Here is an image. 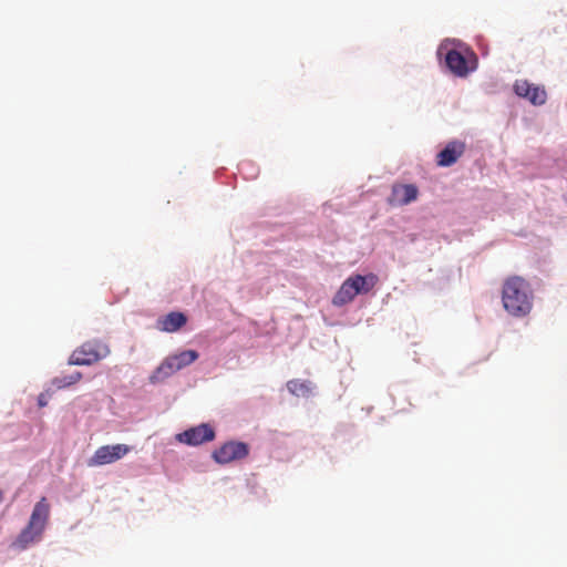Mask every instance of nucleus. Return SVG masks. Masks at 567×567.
Returning <instances> with one entry per match:
<instances>
[{"instance_id": "39448f33", "label": "nucleus", "mask_w": 567, "mask_h": 567, "mask_svg": "<svg viewBox=\"0 0 567 567\" xmlns=\"http://www.w3.org/2000/svg\"><path fill=\"white\" fill-rule=\"evenodd\" d=\"M199 354L195 350H185L176 354L168 355L151 375V382L157 383L173 375L175 372L190 365L198 359Z\"/></svg>"}, {"instance_id": "9d476101", "label": "nucleus", "mask_w": 567, "mask_h": 567, "mask_svg": "<svg viewBox=\"0 0 567 567\" xmlns=\"http://www.w3.org/2000/svg\"><path fill=\"white\" fill-rule=\"evenodd\" d=\"M419 189L414 184H394L388 203L391 206H404L416 200Z\"/></svg>"}, {"instance_id": "4468645a", "label": "nucleus", "mask_w": 567, "mask_h": 567, "mask_svg": "<svg viewBox=\"0 0 567 567\" xmlns=\"http://www.w3.org/2000/svg\"><path fill=\"white\" fill-rule=\"evenodd\" d=\"M288 391L296 396L308 398L312 393V383L307 380L293 379L287 382Z\"/></svg>"}, {"instance_id": "0eeeda50", "label": "nucleus", "mask_w": 567, "mask_h": 567, "mask_svg": "<svg viewBox=\"0 0 567 567\" xmlns=\"http://www.w3.org/2000/svg\"><path fill=\"white\" fill-rule=\"evenodd\" d=\"M132 447L126 444H114L100 446L89 458L87 465L102 466L114 463L131 452Z\"/></svg>"}, {"instance_id": "dca6fc26", "label": "nucleus", "mask_w": 567, "mask_h": 567, "mask_svg": "<svg viewBox=\"0 0 567 567\" xmlns=\"http://www.w3.org/2000/svg\"><path fill=\"white\" fill-rule=\"evenodd\" d=\"M49 396L48 393H40L38 396V405L44 408L48 404Z\"/></svg>"}, {"instance_id": "423d86ee", "label": "nucleus", "mask_w": 567, "mask_h": 567, "mask_svg": "<svg viewBox=\"0 0 567 567\" xmlns=\"http://www.w3.org/2000/svg\"><path fill=\"white\" fill-rule=\"evenodd\" d=\"M215 437L216 432L214 427L208 423H202L199 425L189 427L176 434L175 436L177 442L189 446H198L212 442L215 440Z\"/></svg>"}, {"instance_id": "6e6552de", "label": "nucleus", "mask_w": 567, "mask_h": 567, "mask_svg": "<svg viewBox=\"0 0 567 567\" xmlns=\"http://www.w3.org/2000/svg\"><path fill=\"white\" fill-rule=\"evenodd\" d=\"M249 453V447L244 442H226L220 447L216 449L212 457L218 464H228L234 461L245 458Z\"/></svg>"}, {"instance_id": "f8f14e48", "label": "nucleus", "mask_w": 567, "mask_h": 567, "mask_svg": "<svg viewBox=\"0 0 567 567\" xmlns=\"http://www.w3.org/2000/svg\"><path fill=\"white\" fill-rule=\"evenodd\" d=\"M445 63L453 74L461 78L466 76L470 71L464 55L454 49L446 53Z\"/></svg>"}, {"instance_id": "7ed1b4c3", "label": "nucleus", "mask_w": 567, "mask_h": 567, "mask_svg": "<svg viewBox=\"0 0 567 567\" xmlns=\"http://www.w3.org/2000/svg\"><path fill=\"white\" fill-rule=\"evenodd\" d=\"M378 280V276L374 274L350 276L333 296L332 303L341 307L351 302L355 296L370 292L377 286Z\"/></svg>"}, {"instance_id": "2eb2a0df", "label": "nucleus", "mask_w": 567, "mask_h": 567, "mask_svg": "<svg viewBox=\"0 0 567 567\" xmlns=\"http://www.w3.org/2000/svg\"><path fill=\"white\" fill-rule=\"evenodd\" d=\"M82 373L76 371L69 375L55 377L52 379V385L55 390H62L76 384L82 379Z\"/></svg>"}, {"instance_id": "1a4fd4ad", "label": "nucleus", "mask_w": 567, "mask_h": 567, "mask_svg": "<svg viewBox=\"0 0 567 567\" xmlns=\"http://www.w3.org/2000/svg\"><path fill=\"white\" fill-rule=\"evenodd\" d=\"M514 92L534 105H543L547 100V93L543 86L529 83L527 80H516Z\"/></svg>"}, {"instance_id": "9b49d317", "label": "nucleus", "mask_w": 567, "mask_h": 567, "mask_svg": "<svg viewBox=\"0 0 567 567\" xmlns=\"http://www.w3.org/2000/svg\"><path fill=\"white\" fill-rule=\"evenodd\" d=\"M466 145L462 141H451L437 153L436 164L441 167H449L455 164L465 153Z\"/></svg>"}, {"instance_id": "f257e3e1", "label": "nucleus", "mask_w": 567, "mask_h": 567, "mask_svg": "<svg viewBox=\"0 0 567 567\" xmlns=\"http://www.w3.org/2000/svg\"><path fill=\"white\" fill-rule=\"evenodd\" d=\"M50 503L47 497H41L35 503L25 527L20 532L10 547L21 551L41 540L50 518Z\"/></svg>"}, {"instance_id": "ddd939ff", "label": "nucleus", "mask_w": 567, "mask_h": 567, "mask_svg": "<svg viewBox=\"0 0 567 567\" xmlns=\"http://www.w3.org/2000/svg\"><path fill=\"white\" fill-rule=\"evenodd\" d=\"M187 322L184 313L173 311L158 320L159 329L165 332H175Z\"/></svg>"}, {"instance_id": "20e7f679", "label": "nucleus", "mask_w": 567, "mask_h": 567, "mask_svg": "<svg viewBox=\"0 0 567 567\" xmlns=\"http://www.w3.org/2000/svg\"><path fill=\"white\" fill-rule=\"evenodd\" d=\"M111 354L110 344L99 338L90 339L76 347L68 359L69 365H93Z\"/></svg>"}, {"instance_id": "f03ea898", "label": "nucleus", "mask_w": 567, "mask_h": 567, "mask_svg": "<svg viewBox=\"0 0 567 567\" xmlns=\"http://www.w3.org/2000/svg\"><path fill=\"white\" fill-rule=\"evenodd\" d=\"M533 295L528 282L519 277H508L502 289V302L505 310L514 317H523L532 309Z\"/></svg>"}]
</instances>
